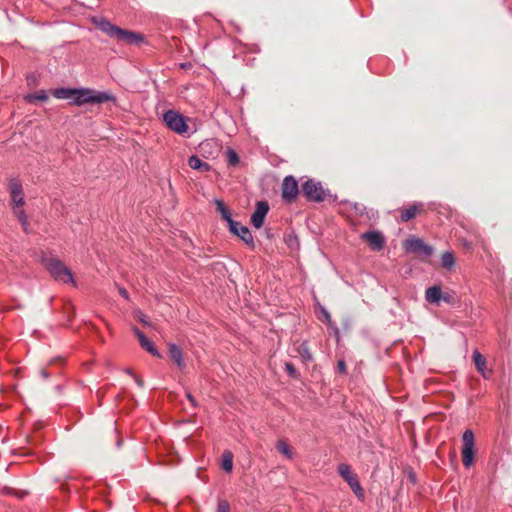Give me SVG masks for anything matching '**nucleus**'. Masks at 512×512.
<instances>
[{
	"label": "nucleus",
	"mask_w": 512,
	"mask_h": 512,
	"mask_svg": "<svg viewBox=\"0 0 512 512\" xmlns=\"http://www.w3.org/2000/svg\"><path fill=\"white\" fill-rule=\"evenodd\" d=\"M41 261L54 280L65 284L71 283L74 286L76 285L71 270L66 267L60 259L50 255H43Z\"/></svg>",
	"instance_id": "obj_1"
},
{
	"label": "nucleus",
	"mask_w": 512,
	"mask_h": 512,
	"mask_svg": "<svg viewBox=\"0 0 512 512\" xmlns=\"http://www.w3.org/2000/svg\"><path fill=\"white\" fill-rule=\"evenodd\" d=\"M95 23L102 32L120 41L129 44H137L139 42H142L143 40V37L140 34L125 29H121L104 18L95 21Z\"/></svg>",
	"instance_id": "obj_2"
},
{
	"label": "nucleus",
	"mask_w": 512,
	"mask_h": 512,
	"mask_svg": "<svg viewBox=\"0 0 512 512\" xmlns=\"http://www.w3.org/2000/svg\"><path fill=\"white\" fill-rule=\"evenodd\" d=\"M114 100L112 94L107 92H97L89 88H73L71 104L81 106L87 103H104Z\"/></svg>",
	"instance_id": "obj_3"
},
{
	"label": "nucleus",
	"mask_w": 512,
	"mask_h": 512,
	"mask_svg": "<svg viewBox=\"0 0 512 512\" xmlns=\"http://www.w3.org/2000/svg\"><path fill=\"white\" fill-rule=\"evenodd\" d=\"M302 193L307 200L313 202H322L327 195V191L323 188L321 182L313 179H308L302 184Z\"/></svg>",
	"instance_id": "obj_4"
},
{
	"label": "nucleus",
	"mask_w": 512,
	"mask_h": 512,
	"mask_svg": "<svg viewBox=\"0 0 512 512\" xmlns=\"http://www.w3.org/2000/svg\"><path fill=\"white\" fill-rule=\"evenodd\" d=\"M163 121L167 127L177 134H184L188 125L183 115L175 110H168L163 114Z\"/></svg>",
	"instance_id": "obj_5"
},
{
	"label": "nucleus",
	"mask_w": 512,
	"mask_h": 512,
	"mask_svg": "<svg viewBox=\"0 0 512 512\" xmlns=\"http://www.w3.org/2000/svg\"><path fill=\"white\" fill-rule=\"evenodd\" d=\"M462 443H463V447H462L463 465L466 468H469L473 464L474 454H475V450H474L475 436H474V433L472 430L467 429L466 431H464V433L462 435Z\"/></svg>",
	"instance_id": "obj_6"
},
{
	"label": "nucleus",
	"mask_w": 512,
	"mask_h": 512,
	"mask_svg": "<svg viewBox=\"0 0 512 512\" xmlns=\"http://www.w3.org/2000/svg\"><path fill=\"white\" fill-rule=\"evenodd\" d=\"M404 248L406 251L424 255L426 257H429L433 253V248L429 245H427L422 239L411 236L408 238L404 243Z\"/></svg>",
	"instance_id": "obj_7"
},
{
	"label": "nucleus",
	"mask_w": 512,
	"mask_h": 512,
	"mask_svg": "<svg viewBox=\"0 0 512 512\" xmlns=\"http://www.w3.org/2000/svg\"><path fill=\"white\" fill-rule=\"evenodd\" d=\"M8 191L11 196L13 208H21L25 204L21 181L18 178H10L8 181Z\"/></svg>",
	"instance_id": "obj_8"
},
{
	"label": "nucleus",
	"mask_w": 512,
	"mask_h": 512,
	"mask_svg": "<svg viewBox=\"0 0 512 512\" xmlns=\"http://www.w3.org/2000/svg\"><path fill=\"white\" fill-rule=\"evenodd\" d=\"M228 224L231 233L238 236L247 245L254 247V239L247 226H244L240 222H237L235 220L230 221V223Z\"/></svg>",
	"instance_id": "obj_9"
},
{
	"label": "nucleus",
	"mask_w": 512,
	"mask_h": 512,
	"mask_svg": "<svg viewBox=\"0 0 512 512\" xmlns=\"http://www.w3.org/2000/svg\"><path fill=\"white\" fill-rule=\"evenodd\" d=\"M298 194V183L296 179L289 175L282 182V198L287 202L293 201Z\"/></svg>",
	"instance_id": "obj_10"
},
{
	"label": "nucleus",
	"mask_w": 512,
	"mask_h": 512,
	"mask_svg": "<svg viewBox=\"0 0 512 512\" xmlns=\"http://www.w3.org/2000/svg\"><path fill=\"white\" fill-rule=\"evenodd\" d=\"M269 211V204L266 201H258L255 211L251 215V223L257 229L263 226L265 217Z\"/></svg>",
	"instance_id": "obj_11"
},
{
	"label": "nucleus",
	"mask_w": 512,
	"mask_h": 512,
	"mask_svg": "<svg viewBox=\"0 0 512 512\" xmlns=\"http://www.w3.org/2000/svg\"><path fill=\"white\" fill-rule=\"evenodd\" d=\"M361 238L366 240L374 251L382 250L385 244L384 236L379 231L365 232L361 235Z\"/></svg>",
	"instance_id": "obj_12"
},
{
	"label": "nucleus",
	"mask_w": 512,
	"mask_h": 512,
	"mask_svg": "<svg viewBox=\"0 0 512 512\" xmlns=\"http://www.w3.org/2000/svg\"><path fill=\"white\" fill-rule=\"evenodd\" d=\"M133 332L136 335L141 347H143L147 352L151 355L161 358V353L157 350L154 344L145 336L143 332H141L137 327L133 328Z\"/></svg>",
	"instance_id": "obj_13"
},
{
	"label": "nucleus",
	"mask_w": 512,
	"mask_h": 512,
	"mask_svg": "<svg viewBox=\"0 0 512 512\" xmlns=\"http://www.w3.org/2000/svg\"><path fill=\"white\" fill-rule=\"evenodd\" d=\"M169 356L177 365L180 370H183L186 367V363L184 361L183 352L180 347L174 343L169 344L168 347Z\"/></svg>",
	"instance_id": "obj_14"
},
{
	"label": "nucleus",
	"mask_w": 512,
	"mask_h": 512,
	"mask_svg": "<svg viewBox=\"0 0 512 512\" xmlns=\"http://www.w3.org/2000/svg\"><path fill=\"white\" fill-rule=\"evenodd\" d=\"M473 361L476 369L483 375V377L486 379L489 378L491 371L486 369V360L478 350L473 352Z\"/></svg>",
	"instance_id": "obj_15"
},
{
	"label": "nucleus",
	"mask_w": 512,
	"mask_h": 512,
	"mask_svg": "<svg viewBox=\"0 0 512 512\" xmlns=\"http://www.w3.org/2000/svg\"><path fill=\"white\" fill-rule=\"evenodd\" d=\"M422 207V203H414L408 208L403 209L399 216V222H407L413 219L416 216L418 210L421 209Z\"/></svg>",
	"instance_id": "obj_16"
},
{
	"label": "nucleus",
	"mask_w": 512,
	"mask_h": 512,
	"mask_svg": "<svg viewBox=\"0 0 512 512\" xmlns=\"http://www.w3.org/2000/svg\"><path fill=\"white\" fill-rule=\"evenodd\" d=\"M442 290L440 286L434 285L426 289L425 298L428 302L439 304L441 302Z\"/></svg>",
	"instance_id": "obj_17"
},
{
	"label": "nucleus",
	"mask_w": 512,
	"mask_h": 512,
	"mask_svg": "<svg viewBox=\"0 0 512 512\" xmlns=\"http://www.w3.org/2000/svg\"><path fill=\"white\" fill-rule=\"evenodd\" d=\"M188 165L190 166V168L194 170H199L201 172H208L211 169V166L207 162L202 161L199 157L195 155L189 157Z\"/></svg>",
	"instance_id": "obj_18"
},
{
	"label": "nucleus",
	"mask_w": 512,
	"mask_h": 512,
	"mask_svg": "<svg viewBox=\"0 0 512 512\" xmlns=\"http://www.w3.org/2000/svg\"><path fill=\"white\" fill-rule=\"evenodd\" d=\"M338 472L343 479L349 484L356 476L353 474L351 467L345 463H341L338 466Z\"/></svg>",
	"instance_id": "obj_19"
},
{
	"label": "nucleus",
	"mask_w": 512,
	"mask_h": 512,
	"mask_svg": "<svg viewBox=\"0 0 512 512\" xmlns=\"http://www.w3.org/2000/svg\"><path fill=\"white\" fill-rule=\"evenodd\" d=\"M222 469L230 473L233 469V454L230 451H224L222 454Z\"/></svg>",
	"instance_id": "obj_20"
},
{
	"label": "nucleus",
	"mask_w": 512,
	"mask_h": 512,
	"mask_svg": "<svg viewBox=\"0 0 512 512\" xmlns=\"http://www.w3.org/2000/svg\"><path fill=\"white\" fill-rule=\"evenodd\" d=\"M15 215L17 216L23 230L28 233L29 232V221L26 213L21 208H13Z\"/></svg>",
	"instance_id": "obj_21"
},
{
	"label": "nucleus",
	"mask_w": 512,
	"mask_h": 512,
	"mask_svg": "<svg viewBox=\"0 0 512 512\" xmlns=\"http://www.w3.org/2000/svg\"><path fill=\"white\" fill-rule=\"evenodd\" d=\"M73 93V88H57L53 90L52 94L57 99H69L71 101V96Z\"/></svg>",
	"instance_id": "obj_22"
},
{
	"label": "nucleus",
	"mask_w": 512,
	"mask_h": 512,
	"mask_svg": "<svg viewBox=\"0 0 512 512\" xmlns=\"http://www.w3.org/2000/svg\"><path fill=\"white\" fill-rule=\"evenodd\" d=\"M442 265L443 267L451 270L455 265V257L453 252L446 251L442 255Z\"/></svg>",
	"instance_id": "obj_23"
},
{
	"label": "nucleus",
	"mask_w": 512,
	"mask_h": 512,
	"mask_svg": "<svg viewBox=\"0 0 512 512\" xmlns=\"http://www.w3.org/2000/svg\"><path fill=\"white\" fill-rule=\"evenodd\" d=\"M215 203L217 206V210L220 212L222 218L225 221H227V223H230V221H232L233 219L231 217L229 210L225 207L224 203L221 200H216Z\"/></svg>",
	"instance_id": "obj_24"
},
{
	"label": "nucleus",
	"mask_w": 512,
	"mask_h": 512,
	"mask_svg": "<svg viewBox=\"0 0 512 512\" xmlns=\"http://www.w3.org/2000/svg\"><path fill=\"white\" fill-rule=\"evenodd\" d=\"M47 99H48V95H47L46 91H44V90H39L33 94H29L26 96V100L29 102L46 101Z\"/></svg>",
	"instance_id": "obj_25"
},
{
	"label": "nucleus",
	"mask_w": 512,
	"mask_h": 512,
	"mask_svg": "<svg viewBox=\"0 0 512 512\" xmlns=\"http://www.w3.org/2000/svg\"><path fill=\"white\" fill-rule=\"evenodd\" d=\"M2 491L4 494H7V495H14L20 499H23L27 494L28 492L27 491H24V490H16L14 488H11V487H8V486H4L2 488Z\"/></svg>",
	"instance_id": "obj_26"
},
{
	"label": "nucleus",
	"mask_w": 512,
	"mask_h": 512,
	"mask_svg": "<svg viewBox=\"0 0 512 512\" xmlns=\"http://www.w3.org/2000/svg\"><path fill=\"white\" fill-rule=\"evenodd\" d=\"M349 486L358 498H363L364 492L357 478H354Z\"/></svg>",
	"instance_id": "obj_27"
},
{
	"label": "nucleus",
	"mask_w": 512,
	"mask_h": 512,
	"mask_svg": "<svg viewBox=\"0 0 512 512\" xmlns=\"http://www.w3.org/2000/svg\"><path fill=\"white\" fill-rule=\"evenodd\" d=\"M277 449L280 453L285 455L287 458H292V452L290 447L286 441H279L277 444Z\"/></svg>",
	"instance_id": "obj_28"
},
{
	"label": "nucleus",
	"mask_w": 512,
	"mask_h": 512,
	"mask_svg": "<svg viewBox=\"0 0 512 512\" xmlns=\"http://www.w3.org/2000/svg\"><path fill=\"white\" fill-rule=\"evenodd\" d=\"M227 161L232 166H236L239 163V157H238L237 153L234 150L228 149V151H227Z\"/></svg>",
	"instance_id": "obj_29"
},
{
	"label": "nucleus",
	"mask_w": 512,
	"mask_h": 512,
	"mask_svg": "<svg viewBox=\"0 0 512 512\" xmlns=\"http://www.w3.org/2000/svg\"><path fill=\"white\" fill-rule=\"evenodd\" d=\"M216 512H230L229 502L224 499H218Z\"/></svg>",
	"instance_id": "obj_30"
},
{
	"label": "nucleus",
	"mask_w": 512,
	"mask_h": 512,
	"mask_svg": "<svg viewBox=\"0 0 512 512\" xmlns=\"http://www.w3.org/2000/svg\"><path fill=\"white\" fill-rule=\"evenodd\" d=\"M337 369L339 370L340 373H345L346 372V364H345L344 360H339L338 361Z\"/></svg>",
	"instance_id": "obj_31"
},
{
	"label": "nucleus",
	"mask_w": 512,
	"mask_h": 512,
	"mask_svg": "<svg viewBox=\"0 0 512 512\" xmlns=\"http://www.w3.org/2000/svg\"><path fill=\"white\" fill-rule=\"evenodd\" d=\"M137 319H138L140 322H142L143 324L147 325V326H149V325H150L149 321L147 320L146 315H144L143 313H138V315H137Z\"/></svg>",
	"instance_id": "obj_32"
},
{
	"label": "nucleus",
	"mask_w": 512,
	"mask_h": 512,
	"mask_svg": "<svg viewBox=\"0 0 512 512\" xmlns=\"http://www.w3.org/2000/svg\"><path fill=\"white\" fill-rule=\"evenodd\" d=\"M321 312L323 314V317H324L325 321L327 323H331V316H330L329 312L325 308H322Z\"/></svg>",
	"instance_id": "obj_33"
},
{
	"label": "nucleus",
	"mask_w": 512,
	"mask_h": 512,
	"mask_svg": "<svg viewBox=\"0 0 512 512\" xmlns=\"http://www.w3.org/2000/svg\"><path fill=\"white\" fill-rule=\"evenodd\" d=\"M441 301L446 302V303H451L452 297L448 293H442Z\"/></svg>",
	"instance_id": "obj_34"
},
{
	"label": "nucleus",
	"mask_w": 512,
	"mask_h": 512,
	"mask_svg": "<svg viewBox=\"0 0 512 512\" xmlns=\"http://www.w3.org/2000/svg\"><path fill=\"white\" fill-rule=\"evenodd\" d=\"M286 370L289 373V375H292V376L295 375V373H296L295 368L290 363H286Z\"/></svg>",
	"instance_id": "obj_35"
},
{
	"label": "nucleus",
	"mask_w": 512,
	"mask_h": 512,
	"mask_svg": "<svg viewBox=\"0 0 512 512\" xmlns=\"http://www.w3.org/2000/svg\"><path fill=\"white\" fill-rule=\"evenodd\" d=\"M186 397L187 399L191 402V404L196 407L197 406V403H196V400L194 399V397L192 396L191 393L187 392L186 393Z\"/></svg>",
	"instance_id": "obj_36"
},
{
	"label": "nucleus",
	"mask_w": 512,
	"mask_h": 512,
	"mask_svg": "<svg viewBox=\"0 0 512 512\" xmlns=\"http://www.w3.org/2000/svg\"><path fill=\"white\" fill-rule=\"evenodd\" d=\"M119 293L120 295L125 298V299H129V296H128V292L126 289L124 288H119Z\"/></svg>",
	"instance_id": "obj_37"
},
{
	"label": "nucleus",
	"mask_w": 512,
	"mask_h": 512,
	"mask_svg": "<svg viewBox=\"0 0 512 512\" xmlns=\"http://www.w3.org/2000/svg\"><path fill=\"white\" fill-rule=\"evenodd\" d=\"M41 375L45 379L49 377V374H48V372L45 369L41 370Z\"/></svg>",
	"instance_id": "obj_38"
},
{
	"label": "nucleus",
	"mask_w": 512,
	"mask_h": 512,
	"mask_svg": "<svg viewBox=\"0 0 512 512\" xmlns=\"http://www.w3.org/2000/svg\"><path fill=\"white\" fill-rule=\"evenodd\" d=\"M133 377L135 378V380H136L137 384H138L139 386H141V387H142V386H143V381H142L141 379H138V378H137L136 376H134V375H133Z\"/></svg>",
	"instance_id": "obj_39"
}]
</instances>
